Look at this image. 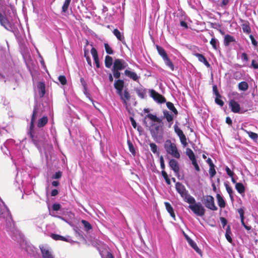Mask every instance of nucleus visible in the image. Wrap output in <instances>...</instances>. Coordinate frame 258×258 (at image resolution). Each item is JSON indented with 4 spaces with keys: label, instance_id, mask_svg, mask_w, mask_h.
<instances>
[{
    "label": "nucleus",
    "instance_id": "1",
    "mask_svg": "<svg viewBox=\"0 0 258 258\" xmlns=\"http://www.w3.org/2000/svg\"><path fill=\"white\" fill-rule=\"evenodd\" d=\"M114 87L116 90V93L120 97V100L122 101L125 105H127V101L131 99V95L128 89L124 88V82L123 80H115L114 83Z\"/></svg>",
    "mask_w": 258,
    "mask_h": 258
},
{
    "label": "nucleus",
    "instance_id": "2",
    "mask_svg": "<svg viewBox=\"0 0 258 258\" xmlns=\"http://www.w3.org/2000/svg\"><path fill=\"white\" fill-rule=\"evenodd\" d=\"M127 66V63L123 59H115L113 63V68L111 71L113 77L117 80L120 77V71L123 70Z\"/></svg>",
    "mask_w": 258,
    "mask_h": 258
},
{
    "label": "nucleus",
    "instance_id": "3",
    "mask_svg": "<svg viewBox=\"0 0 258 258\" xmlns=\"http://www.w3.org/2000/svg\"><path fill=\"white\" fill-rule=\"evenodd\" d=\"M175 188L178 193L184 199V201L189 204L195 203V199L194 197L188 194V191L184 185L179 182L175 184Z\"/></svg>",
    "mask_w": 258,
    "mask_h": 258
},
{
    "label": "nucleus",
    "instance_id": "4",
    "mask_svg": "<svg viewBox=\"0 0 258 258\" xmlns=\"http://www.w3.org/2000/svg\"><path fill=\"white\" fill-rule=\"evenodd\" d=\"M164 148L166 152L172 157L179 159L180 155L176 145L169 140H167L164 144Z\"/></svg>",
    "mask_w": 258,
    "mask_h": 258
},
{
    "label": "nucleus",
    "instance_id": "5",
    "mask_svg": "<svg viewBox=\"0 0 258 258\" xmlns=\"http://www.w3.org/2000/svg\"><path fill=\"white\" fill-rule=\"evenodd\" d=\"M0 219L3 220L7 224L11 225L13 218L10 210L4 204H0Z\"/></svg>",
    "mask_w": 258,
    "mask_h": 258
},
{
    "label": "nucleus",
    "instance_id": "6",
    "mask_svg": "<svg viewBox=\"0 0 258 258\" xmlns=\"http://www.w3.org/2000/svg\"><path fill=\"white\" fill-rule=\"evenodd\" d=\"M189 208L193 212L194 214L199 216H203L205 214V209L201 203H195L189 204Z\"/></svg>",
    "mask_w": 258,
    "mask_h": 258
},
{
    "label": "nucleus",
    "instance_id": "7",
    "mask_svg": "<svg viewBox=\"0 0 258 258\" xmlns=\"http://www.w3.org/2000/svg\"><path fill=\"white\" fill-rule=\"evenodd\" d=\"M203 203L208 209L213 211L217 210V207L215 204L214 199L212 196L207 195L204 197Z\"/></svg>",
    "mask_w": 258,
    "mask_h": 258
},
{
    "label": "nucleus",
    "instance_id": "8",
    "mask_svg": "<svg viewBox=\"0 0 258 258\" xmlns=\"http://www.w3.org/2000/svg\"><path fill=\"white\" fill-rule=\"evenodd\" d=\"M151 96L157 102L163 103L166 102L165 98L154 90L150 91Z\"/></svg>",
    "mask_w": 258,
    "mask_h": 258
},
{
    "label": "nucleus",
    "instance_id": "9",
    "mask_svg": "<svg viewBox=\"0 0 258 258\" xmlns=\"http://www.w3.org/2000/svg\"><path fill=\"white\" fill-rule=\"evenodd\" d=\"M34 123L35 121L31 120L30 125L29 132V135L33 142V143L35 144V145L37 147H38L39 145V142L37 140L36 137L34 136Z\"/></svg>",
    "mask_w": 258,
    "mask_h": 258
},
{
    "label": "nucleus",
    "instance_id": "10",
    "mask_svg": "<svg viewBox=\"0 0 258 258\" xmlns=\"http://www.w3.org/2000/svg\"><path fill=\"white\" fill-rule=\"evenodd\" d=\"M229 106L232 112L234 113H240V105L235 100L233 99L230 100Z\"/></svg>",
    "mask_w": 258,
    "mask_h": 258
},
{
    "label": "nucleus",
    "instance_id": "11",
    "mask_svg": "<svg viewBox=\"0 0 258 258\" xmlns=\"http://www.w3.org/2000/svg\"><path fill=\"white\" fill-rule=\"evenodd\" d=\"M43 258H54L48 248L41 245L39 246Z\"/></svg>",
    "mask_w": 258,
    "mask_h": 258
},
{
    "label": "nucleus",
    "instance_id": "12",
    "mask_svg": "<svg viewBox=\"0 0 258 258\" xmlns=\"http://www.w3.org/2000/svg\"><path fill=\"white\" fill-rule=\"evenodd\" d=\"M240 21L242 23L241 26L244 33L249 34L251 32V28L249 26V23L247 21L240 19Z\"/></svg>",
    "mask_w": 258,
    "mask_h": 258
},
{
    "label": "nucleus",
    "instance_id": "13",
    "mask_svg": "<svg viewBox=\"0 0 258 258\" xmlns=\"http://www.w3.org/2000/svg\"><path fill=\"white\" fill-rule=\"evenodd\" d=\"M147 118L150 119L154 122H159V123H160L161 122V119H160L159 118H158L156 115L151 114V113L148 114L145 116V117L144 119V123L145 126L147 127L148 126V125H147V123L146 121V119Z\"/></svg>",
    "mask_w": 258,
    "mask_h": 258
},
{
    "label": "nucleus",
    "instance_id": "14",
    "mask_svg": "<svg viewBox=\"0 0 258 258\" xmlns=\"http://www.w3.org/2000/svg\"><path fill=\"white\" fill-rule=\"evenodd\" d=\"M91 53L94 58L96 67L99 68L100 66L97 50L94 47H92L91 49Z\"/></svg>",
    "mask_w": 258,
    "mask_h": 258
},
{
    "label": "nucleus",
    "instance_id": "15",
    "mask_svg": "<svg viewBox=\"0 0 258 258\" xmlns=\"http://www.w3.org/2000/svg\"><path fill=\"white\" fill-rule=\"evenodd\" d=\"M194 55L196 56L198 58L199 61L203 62L207 68H210L211 65L207 61L206 57L202 54L196 53L194 54Z\"/></svg>",
    "mask_w": 258,
    "mask_h": 258
},
{
    "label": "nucleus",
    "instance_id": "16",
    "mask_svg": "<svg viewBox=\"0 0 258 258\" xmlns=\"http://www.w3.org/2000/svg\"><path fill=\"white\" fill-rule=\"evenodd\" d=\"M39 95L43 97L45 94V85L44 82H39L37 84Z\"/></svg>",
    "mask_w": 258,
    "mask_h": 258
},
{
    "label": "nucleus",
    "instance_id": "17",
    "mask_svg": "<svg viewBox=\"0 0 258 258\" xmlns=\"http://www.w3.org/2000/svg\"><path fill=\"white\" fill-rule=\"evenodd\" d=\"M163 113L164 117H165L167 121L169 122L168 127H170L171 124L173 123V116L172 114H171L168 111L166 110H164Z\"/></svg>",
    "mask_w": 258,
    "mask_h": 258
},
{
    "label": "nucleus",
    "instance_id": "18",
    "mask_svg": "<svg viewBox=\"0 0 258 258\" xmlns=\"http://www.w3.org/2000/svg\"><path fill=\"white\" fill-rule=\"evenodd\" d=\"M124 74L135 81H137L139 80V77L135 72L126 70L124 71Z\"/></svg>",
    "mask_w": 258,
    "mask_h": 258
},
{
    "label": "nucleus",
    "instance_id": "19",
    "mask_svg": "<svg viewBox=\"0 0 258 258\" xmlns=\"http://www.w3.org/2000/svg\"><path fill=\"white\" fill-rule=\"evenodd\" d=\"M187 242L190 246L199 254H202V250L198 247L196 243L191 239H187Z\"/></svg>",
    "mask_w": 258,
    "mask_h": 258
},
{
    "label": "nucleus",
    "instance_id": "20",
    "mask_svg": "<svg viewBox=\"0 0 258 258\" xmlns=\"http://www.w3.org/2000/svg\"><path fill=\"white\" fill-rule=\"evenodd\" d=\"M164 204H165L166 210L169 213L170 216L174 220H175V215L174 214V210H173L172 206L171 205V204L168 202H165Z\"/></svg>",
    "mask_w": 258,
    "mask_h": 258
},
{
    "label": "nucleus",
    "instance_id": "21",
    "mask_svg": "<svg viewBox=\"0 0 258 258\" xmlns=\"http://www.w3.org/2000/svg\"><path fill=\"white\" fill-rule=\"evenodd\" d=\"M0 23L5 28H7V26H9L10 23L7 18L3 14L0 13Z\"/></svg>",
    "mask_w": 258,
    "mask_h": 258
},
{
    "label": "nucleus",
    "instance_id": "22",
    "mask_svg": "<svg viewBox=\"0 0 258 258\" xmlns=\"http://www.w3.org/2000/svg\"><path fill=\"white\" fill-rule=\"evenodd\" d=\"M235 41L234 37L230 35L227 34L224 37V43L225 46H228L230 43Z\"/></svg>",
    "mask_w": 258,
    "mask_h": 258
},
{
    "label": "nucleus",
    "instance_id": "23",
    "mask_svg": "<svg viewBox=\"0 0 258 258\" xmlns=\"http://www.w3.org/2000/svg\"><path fill=\"white\" fill-rule=\"evenodd\" d=\"M209 164V173L211 178H213L216 174V171L215 169V165L213 162H208Z\"/></svg>",
    "mask_w": 258,
    "mask_h": 258
},
{
    "label": "nucleus",
    "instance_id": "24",
    "mask_svg": "<svg viewBox=\"0 0 258 258\" xmlns=\"http://www.w3.org/2000/svg\"><path fill=\"white\" fill-rule=\"evenodd\" d=\"M156 47L159 54L162 57L163 59L168 56L166 51L163 47L158 45L156 46Z\"/></svg>",
    "mask_w": 258,
    "mask_h": 258
},
{
    "label": "nucleus",
    "instance_id": "25",
    "mask_svg": "<svg viewBox=\"0 0 258 258\" xmlns=\"http://www.w3.org/2000/svg\"><path fill=\"white\" fill-rule=\"evenodd\" d=\"M48 122V118L45 116L40 118L37 122V126L39 128L44 126Z\"/></svg>",
    "mask_w": 258,
    "mask_h": 258
},
{
    "label": "nucleus",
    "instance_id": "26",
    "mask_svg": "<svg viewBox=\"0 0 258 258\" xmlns=\"http://www.w3.org/2000/svg\"><path fill=\"white\" fill-rule=\"evenodd\" d=\"M208 155V153H206L205 152H200L197 155V157L200 159H201V157H202V158L205 160V161H212L210 158L207 157Z\"/></svg>",
    "mask_w": 258,
    "mask_h": 258
},
{
    "label": "nucleus",
    "instance_id": "27",
    "mask_svg": "<svg viewBox=\"0 0 258 258\" xmlns=\"http://www.w3.org/2000/svg\"><path fill=\"white\" fill-rule=\"evenodd\" d=\"M113 59L111 56L106 55L105 57V66L107 68H110L113 64Z\"/></svg>",
    "mask_w": 258,
    "mask_h": 258
},
{
    "label": "nucleus",
    "instance_id": "28",
    "mask_svg": "<svg viewBox=\"0 0 258 258\" xmlns=\"http://www.w3.org/2000/svg\"><path fill=\"white\" fill-rule=\"evenodd\" d=\"M171 168L174 171L175 174H177L179 171V166L178 162H169Z\"/></svg>",
    "mask_w": 258,
    "mask_h": 258
},
{
    "label": "nucleus",
    "instance_id": "29",
    "mask_svg": "<svg viewBox=\"0 0 258 258\" xmlns=\"http://www.w3.org/2000/svg\"><path fill=\"white\" fill-rule=\"evenodd\" d=\"M136 93L138 96L142 99L144 98L146 93V90L144 88H137L135 90Z\"/></svg>",
    "mask_w": 258,
    "mask_h": 258
},
{
    "label": "nucleus",
    "instance_id": "30",
    "mask_svg": "<svg viewBox=\"0 0 258 258\" xmlns=\"http://www.w3.org/2000/svg\"><path fill=\"white\" fill-rule=\"evenodd\" d=\"M231 233L230 226V225H228L226 229L225 237L227 241L230 243L232 242V239L230 236Z\"/></svg>",
    "mask_w": 258,
    "mask_h": 258
},
{
    "label": "nucleus",
    "instance_id": "31",
    "mask_svg": "<svg viewBox=\"0 0 258 258\" xmlns=\"http://www.w3.org/2000/svg\"><path fill=\"white\" fill-rule=\"evenodd\" d=\"M235 188L240 194L244 193L245 190L244 185L241 182L236 183Z\"/></svg>",
    "mask_w": 258,
    "mask_h": 258
},
{
    "label": "nucleus",
    "instance_id": "32",
    "mask_svg": "<svg viewBox=\"0 0 258 258\" xmlns=\"http://www.w3.org/2000/svg\"><path fill=\"white\" fill-rule=\"evenodd\" d=\"M113 33L119 41L121 42L124 41V37L123 35L121 34L120 31L117 29H114L113 31Z\"/></svg>",
    "mask_w": 258,
    "mask_h": 258
},
{
    "label": "nucleus",
    "instance_id": "33",
    "mask_svg": "<svg viewBox=\"0 0 258 258\" xmlns=\"http://www.w3.org/2000/svg\"><path fill=\"white\" fill-rule=\"evenodd\" d=\"M163 60L166 65L170 68L171 71L174 70V66L168 56L163 59Z\"/></svg>",
    "mask_w": 258,
    "mask_h": 258
},
{
    "label": "nucleus",
    "instance_id": "34",
    "mask_svg": "<svg viewBox=\"0 0 258 258\" xmlns=\"http://www.w3.org/2000/svg\"><path fill=\"white\" fill-rule=\"evenodd\" d=\"M186 154L188 156L191 161H196L195 154L191 149L187 148L186 149Z\"/></svg>",
    "mask_w": 258,
    "mask_h": 258
},
{
    "label": "nucleus",
    "instance_id": "35",
    "mask_svg": "<svg viewBox=\"0 0 258 258\" xmlns=\"http://www.w3.org/2000/svg\"><path fill=\"white\" fill-rule=\"evenodd\" d=\"M166 106L167 108L171 111L173 112V113L177 115L178 113L177 110L174 107V104L171 102H166Z\"/></svg>",
    "mask_w": 258,
    "mask_h": 258
},
{
    "label": "nucleus",
    "instance_id": "36",
    "mask_svg": "<svg viewBox=\"0 0 258 258\" xmlns=\"http://www.w3.org/2000/svg\"><path fill=\"white\" fill-rule=\"evenodd\" d=\"M248 88V85L245 81H242L238 84V89L243 91H246Z\"/></svg>",
    "mask_w": 258,
    "mask_h": 258
},
{
    "label": "nucleus",
    "instance_id": "37",
    "mask_svg": "<svg viewBox=\"0 0 258 258\" xmlns=\"http://www.w3.org/2000/svg\"><path fill=\"white\" fill-rule=\"evenodd\" d=\"M218 204L220 208H224L225 207V202L223 198L220 194H217L216 196Z\"/></svg>",
    "mask_w": 258,
    "mask_h": 258
},
{
    "label": "nucleus",
    "instance_id": "38",
    "mask_svg": "<svg viewBox=\"0 0 258 258\" xmlns=\"http://www.w3.org/2000/svg\"><path fill=\"white\" fill-rule=\"evenodd\" d=\"M51 237L55 240H61L64 241H67V239L66 237L56 234H51L50 235Z\"/></svg>",
    "mask_w": 258,
    "mask_h": 258
},
{
    "label": "nucleus",
    "instance_id": "39",
    "mask_svg": "<svg viewBox=\"0 0 258 258\" xmlns=\"http://www.w3.org/2000/svg\"><path fill=\"white\" fill-rule=\"evenodd\" d=\"M38 107L37 105H35L33 108V113L32 114L31 120L35 121V120L38 116Z\"/></svg>",
    "mask_w": 258,
    "mask_h": 258
},
{
    "label": "nucleus",
    "instance_id": "40",
    "mask_svg": "<svg viewBox=\"0 0 258 258\" xmlns=\"http://www.w3.org/2000/svg\"><path fill=\"white\" fill-rule=\"evenodd\" d=\"M210 43L214 49H218L219 48V42L215 37H213L211 39Z\"/></svg>",
    "mask_w": 258,
    "mask_h": 258
},
{
    "label": "nucleus",
    "instance_id": "41",
    "mask_svg": "<svg viewBox=\"0 0 258 258\" xmlns=\"http://www.w3.org/2000/svg\"><path fill=\"white\" fill-rule=\"evenodd\" d=\"M149 145H150L151 150L152 151V152L154 154H156L157 155H159V149L158 148L157 146L155 143H150L149 144Z\"/></svg>",
    "mask_w": 258,
    "mask_h": 258
},
{
    "label": "nucleus",
    "instance_id": "42",
    "mask_svg": "<svg viewBox=\"0 0 258 258\" xmlns=\"http://www.w3.org/2000/svg\"><path fill=\"white\" fill-rule=\"evenodd\" d=\"M81 222L83 224V225L85 228V230L86 231H89L92 228L91 225L90 224V223L89 222H88L85 220H82L81 221Z\"/></svg>",
    "mask_w": 258,
    "mask_h": 258
},
{
    "label": "nucleus",
    "instance_id": "43",
    "mask_svg": "<svg viewBox=\"0 0 258 258\" xmlns=\"http://www.w3.org/2000/svg\"><path fill=\"white\" fill-rule=\"evenodd\" d=\"M225 185L226 187V190L229 195L230 199L232 201H233L234 200V198L232 195V194H233L232 188L230 186H229L228 184H225Z\"/></svg>",
    "mask_w": 258,
    "mask_h": 258
},
{
    "label": "nucleus",
    "instance_id": "44",
    "mask_svg": "<svg viewBox=\"0 0 258 258\" xmlns=\"http://www.w3.org/2000/svg\"><path fill=\"white\" fill-rule=\"evenodd\" d=\"M102 258H114L112 253L108 250H106L102 253Z\"/></svg>",
    "mask_w": 258,
    "mask_h": 258
},
{
    "label": "nucleus",
    "instance_id": "45",
    "mask_svg": "<svg viewBox=\"0 0 258 258\" xmlns=\"http://www.w3.org/2000/svg\"><path fill=\"white\" fill-rule=\"evenodd\" d=\"M71 1V0H65L62 7V11L63 12H66L68 11Z\"/></svg>",
    "mask_w": 258,
    "mask_h": 258
},
{
    "label": "nucleus",
    "instance_id": "46",
    "mask_svg": "<svg viewBox=\"0 0 258 258\" xmlns=\"http://www.w3.org/2000/svg\"><path fill=\"white\" fill-rule=\"evenodd\" d=\"M104 47L106 51V52L108 54H112L113 53V50L112 49L109 45L105 43H104Z\"/></svg>",
    "mask_w": 258,
    "mask_h": 258
},
{
    "label": "nucleus",
    "instance_id": "47",
    "mask_svg": "<svg viewBox=\"0 0 258 258\" xmlns=\"http://www.w3.org/2000/svg\"><path fill=\"white\" fill-rule=\"evenodd\" d=\"M161 173H162L163 177L165 179L167 184L168 185H170L171 184L170 179L168 177V175H167V173L166 172V171H165L164 170H162L161 171Z\"/></svg>",
    "mask_w": 258,
    "mask_h": 258
},
{
    "label": "nucleus",
    "instance_id": "48",
    "mask_svg": "<svg viewBox=\"0 0 258 258\" xmlns=\"http://www.w3.org/2000/svg\"><path fill=\"white\" fill-rule=\"evenodd\" d=\"M249 137L252 140L255 141L258 138V135L256 133L252 132H246Z\"/></svg>",
    "mask_w": 258,
    "mask_h": 258
},
{
    "label": "nucleus",
    "instance_id": "49",
    "mask_svg": "<svg viewBox=\"0 0 258 258\" xmlns=\"http://www.w3.org/2000/svg\"><path fill=\"white\" fill-rule=\"evenodd\" d=\"M127 144L128 146V149L132 153L133 155H135L136 154V151L133 144L130 141H128Z\"/></svg>",
    "mask_w": 258,
    "mask_h": 258
},
{
    "label": "nucleus",
    "instance_id": "50",
    "mask_svg": "<svg viewBox=\"0 0 258 258\" xmlns=\"http://www.w3.org/2000/svg\"><path fill=\"white\" fill-rule=\"evenodd\" d=\"M58 80L60 84L62 85H65L67 83L66 78L63 75L59 76L58 77Z\"/></svg>",
    "mask_w": 258,
    "mask_h": 258
},
{
    "label": "nucleus",
    "instance_id": "51",
    "mask_svg": "<svg viewBox=\"0 0 258 258\" xmlns=\"http://www.w3.org/2000/svg\"><path fill=\"white\" fill-rule=\"evenodd\" d=\"M180 142L182 145L186 146L187 145L186 139L185 135L183 134L179 137Z\"/></svg>",
    "mask_w": 258,
    "mask_h": 258
},
{
    "label": "nucleus",
    "instance_id": "52",
    "mask_svg": "<svg viewBox=\"0 0 258 258\" xmlns=\"http://www.w3.org/2000/svg\"><path fill=\"white\" fill-rule=\"evenodd\" d=\"M174 131H175V132L176 133V134L178 136V137H180V136H181L182 134H184L183 133L181 129H180L179 128H178L176 125H175L174 126Z\"/></svg>",
    "mask_w": 258,
    "mask_h": 258
},
{
    "label": "nucleus",
    "instance_id": "53",
    "mask_svg": "<svg viewBox=\"0 0 258 258\" xmlns=\"http://www.w3.org/2000/svg\"><path fill=\"white\" fill-rule=\"evenodd\" d=\"M213 91L214 94H215L216 96H217L218 97H221V96L220 94V93L218 91L217 87L216 85H214L213 86Z\"/></svg>",
    "mask_w": 258,
    "mask_h": 258
},
{
    "label": "nucleus",
    "instance_id": "54",
    "mask_svg": "<svg viewBox=\"0 0 258 258\" xmlns=\"http://www.w3.org/2000/svg\"><path fill=\"white\" fill-rule=\"evenodd\" d=\"M220 98L221 97H218L216 96L215 101L216 104H218L220 106H223L224 103L221 99H220Z\"/></svg>",
    "mask_w": 258,
    "mask_h": 258
},
{
    "label": "nucleus",
    "instance_id": "55",
    "mask_svg": "<svg viewBox=\"0 0 258 258\" xmlns=\"http://www.w3.org/2000/svg\"><path fill=\"white\" fill-rule=\"evenodd\" d=\"M61 176H62V172L60 171H58L55 172V173L53 175L52 178L53 179H59L61 177Z\"/></svg>",
    "mask_w": 258,
    "mask_h": 258
},
{
    "label": "nucleus",
    "instance_id": "56",
    "mask_svg": "<svg viewBox=\"0 0 258 258\" xmlns=\"http://www.w3.org/2000/svg\"><path fill=\"white\" fill-rule=\"evenodd\" d=\"M60 205L58 203L53 204L52 206V209L53 211H57L60 209Z\"/></svg>",
    "mask_w": 258,
    "mask_h": 258
},
{
    "label": "nucleus",
    "instance_id": "57",
    "mask_svg": "<svg viewBox=\"0 0 258 258\" xmlns=\"http://www.w3.org/2000/svg\"><path fill=\"white\" fill-rule=\"evenodd\" d=\"M226 171L227 174L230 177H232L234 174V172L232 171L228 167H226Z\"/></svg>",
    "mask_w": 258,
    "mask_h": 258
},
{
    "label": "nucleus",
    "instance_id": "58",
    "mask_svg": "<svg viewBox=\"0 0 258 258\" xmlns=\"http://www.w3.org/2000/svg\"><path fill=\"white\" fill-rule=\"evenodd\" d=\"M237 211L240 215V219H244V211L242 208H239L237 210Z\"/></svg>",
    "mask_w": 258,
    "mask_h": 258
},
{
    "label": "nucleus",
    "instance_id": "59",
    "mask_svg": "<svg viewBox=\"0 0 258 258\" xmlns=\"http://www.w3.org/2000/svg\"><path fill=\"white\" fill-rule=\"evenodd\" d=\"M249 37L251 41V43H252V45L254 46H257V41H256V40L254 39L253 36L252 35H250Z\"/></svg>",
    "mask_w": 258,
    "mask_h": 258
},
{
    "label": "nucleus",
    "instance_id": "60",
    "mask_svg": "<svg viewBox=\"0 0 258 258\" xmlns=\"http://www.w3.org/2000/svg\"><path fill=\"white\" fill-rule=\"evenodd\" d=\"M241 59L245 61H247L248 60V57L247 54L245 52H243L241 54Z\"/></svg>",
    "mask_w": 258,
    "mask_h": 258
},
{
    "label": "nucleus",
    "instance_id": "61",
    "mask_svg": "<svg viewBox=\"0 0 258 258\" xmlns=\"http://www.w3.org/2000/svg\"><path fill=\"white\" fill-rule=\"evenodd\" d=\"M220 221L223 227H224L227 223V221L224 217H221Z\"/></svg>",
    "mask_w": 258,
    "mask_h": 258
},
{
    "label": "nucleus",
    "instance_id": "62",
    "mask_svg": "<svg viewBox=\"0 0 258 258\" xmlns=\"http://www.w3.org/2000/svg\"><path fill=\"white\" fill-rule=\"evenodd\" d=\"M251 66L253 68L258 69V63L255 60H252Z\"/></svg>",
    "mask_w": 258,
    "mask_h": 258
},
{
    "label": "nucleus",
    "instance_id": "63",
    "mask_svg": "<svg viewBox=\"0 0 258 258\" xmlns=\"http://www.w3.org/2000/svg\"><path fill=\"white\" fill-rule=\"evenodd\" d=\"M130 120H131L132 125L133 126V127L134 128H136L137 127V123H136V122L135 120L134 119V118L133 117H130Z\"/></svg>",
    "mask_w": 258,
    "mask_h": 258
},
{
    "label": "nucleus",
    "instance_id": "64",
    "mask_svg": "<svg viewBox=\"0 0 258 258\" xmlns=\"http://www.w3.org/2000/svg\"><path fill=\"white\" fill-rule=\"evenodd\" d=\"M192 164L194 167H195V169L197 171L199 172L200 171V167L198 164V162H192Z\"/></svg>",
    "mask_w": 258,
    "mask_h": 258
}]
</instances>
